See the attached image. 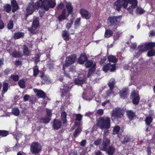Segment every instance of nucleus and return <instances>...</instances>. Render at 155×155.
Here are the masks:
<instances>
[{"mask_svg": "<svg viewBox=\"0 0 155 155\" xmlns=\"http://www.w3.org/2000/svg\"><path fill=\"white\" fill-rule=\"evenodd\" d=\"M96 125L98 127L101 129L107 130L110 126V118L108 117H100L97 120Z\"/></svg>", "mask_w": 155, "mask_h": 155, "instance_id": "f257e3e1", "label": "nucleus"}, {"mask_svg": "<svg viewBox=\"0 0 155 155\" xmlns=\"http://www.w3.org/2000/svg\"><path fill=\"white\" fill-rule=\"evenodd\" d=\"M122 15L113 16L109 17L107 20V24L109 27H113V29L116 30L122 18Z\"/></svg>", "mask_w": 155, "mask_h": 155, "instance_id": "f03ea898", "label": "nucleus"}, {"mask_svg": "<svg viewBox=\"0 0 155 155\" xmlns=\"http://www.w3.org/2000/svg\"><path fill=\"white\" fill-rule=\"evenodd\" d=\"M106 141V142L102 143L100 145L99 149L101 150L105 151L108 155H113L115 152V148L112 145L109 146L110 141Z\"/></svg>", "mask_w": 155, "mask_h": 155, "instance_id": "7ed1b4c3", "label": "nucleus"}, {"mask_svg": "<svg viewBox=\"0 0 155 155\" xmlns=\"http://www.w3.org/2000/svg\"><path fill=\"white\" fill-rule=\"evenodd\" d=\"M40 7V3L37 1L35 3H29L26 8V14L28 15H31L36 9H38Z\"/></svg>", "mask_w": 155, "mask_h": 155, "instance_id": "20e7f679", "label": "nucleus"}, {"mask_svg": "<svg viewBox=\"0 0 155 155\" xmlns=\"http://www.w3.org/2000/svg\"><path fill=\"white\" fill-rule=\"evenodd\" d=\"M55 1L52 0H43L41 2L40 7L45 11H48L50 8H54L56 5Z\"/></svg>", "mask_w": 155, "mask_h": 155, "instance_id": "39448f33", "label": "nucleus"}, {"mask_svg": "<svg viewBox=\"0 0 155 155\" xmlns=\"http://www.w3.org/2000/svg\"><path fill=\"white\" fill-rule=\"evenodd\" d=\"M42 150L41 145L37 142H33L30 145V150L31 153L36 155L40 153Z\"/></svg>", "mask_w": 155, "mask_h": 155, "instance_id": "423d86ee", "label": "nucleus"}, {"mask_svg": "<svg viewBox=\"0 0 155 155\" xmlns=\"http://www.w3.org/2000/svg\"><path fill=\"white\" fill-rule=\"evenodd\" d=\"M155 48V42H147L144 45H140L138 47L139 52H143L148 50L153 49Z\"/></svg>", "mask_w": 155, "mask_h": 155, "instance_id": "0eeeda50", "label": "nucleus"}, {"mask_svg": "<svg viewBox=\"0 0 155 155\" xmlns=\"http://www.w3.org/2000/svg\"><path fill=\"white\" fill-rule=\"evenodd\" d=\"M130 98L133 104L137 105L139 104L140 97L138 91L135 90H133L131 92Z\"/></svg>", "mask_w": 155, "mask_h": 155, "instance_id": "6e6552de", "label": "nucleus"}, {"mask_svg": "<svg viewBox=\"0 0 155 155\" xmlns=\"http://www.w3.org/2000/svg\"><path fill=\"white\" fill-rule=\"evenodd\" d=\"M116 82L114 78L110 79L107 83V85L109 87V89L106 92V95L107 96H109L111 94H114V92L113 90L115 87Z\"/></svg>", "mask_w": 155, "mask_h": 155, "instance_id": "1a4fd4ad", "label": "nucleus"}, {"mask_svg": "<svg viewBox=\"0 0 155 155\" xmlns=\"http://www.w3.org/2000/svg\"><path fill=\"white\" fill-rule=\"evenodd\" d=\"M128 0H117L115 2L114 5L116 7V9L119 11L122 7L124 8H126L128 6Z\"/></svg>", "mask_w": 155, "mask_h": 155, "instance_id": "9d476101", "label": "nucleus"}, {"mask_svg": "<svg viewBox=\"0 0 155 155\" xmlns=\"http://www.w3.org/2000/svg\"><path fill=\"white\" fill-rule=\"evenodd\" d=\"M123 115V112L120 108L119 107L115 108L112 111L111 116L117 119H121Z\"/></svg>", "mask_w": 155, "mask_h": 155, "instance_id": "9b49d317", "label": "nucleus"}, {"mask_svg": "<svg viewBox=\"0 0 155 155\" xmlns=\"http://www.w3.org/2000/svg\"><path fill=\"white\" fill-rule=\"evenodd\" d=\"M76 59V55L75 54H71L66 58L65 65L66 67H68L74 63Z\"/></svg>", "mask_w": 155, "mask_h": 155, "instance_id": "f8f14e48", "label": "nucleus"}, {"mask_svg": "<svg viewBox=\"0 0 155 155\" xmlns=\"http://www.w3.org/2000/svg\"><path fill=\"white\" fill-rule=\"evenodd\" d=\"M129 92L128 87H123L119 93L120 97L122 99L127 98L129 94Z\"/></svg>", "mask_w": 155, "mask_h": 155, "instance_id": "ddd939ff", "label": "nucleus"}, {"mask_svg": "<svg viewBox=\"0 0 155 155\" xmlns=\"http://www.w3.org/2000/svg\"><path fill=\"white\" fill-rule=\"evenodd\" d=\"M129 3L131 5L127 8V11L130 13H133V9L137 7L138 1L137 0H128Z\"/></svg>", "mask_w": 155, "mask_h": 155, "instance_id": "4468645a", "label": "nucleus"}, {"mask_svg": "<svg viewBox=\"0 0 155 155\" xmlns=\"http://www.w3.org/2000/svg\"><path fill=\"white\" fill-rule=\"evenodd\" d=\"M62 87L63 88H60L61 93V97H63L65 96L71 90V87H70L68 85L66 84H64Z\"/></svg>", "mask_w": 155, "mask_h": 155, "instance_id": "2eb2a0df", "label": "nucleus"}, {"mask_svg": "<svg viewBox=\"0 0 155 155\" xmlns=\"http://www.w3.org/2000/svg\"><path fill=\"white\" fill-rule=\"evenodd\" d=\"M80 13L82 18L86 19H89L91 17V14L88 11L83 8H81L80 10Z\"/></svg>", "mask_w": 155, "mask_h": 155, "instance_id": "dca6fc26", "label": "nucleus"}, {"mask_svg": "<svg viewBox=\"0 0 155 155\" xmlns=\"http://www.w3.org/2000/svg\"><path fill=\"white\" fill-rule=\"evenodd\" d=\"M88 58L84 53H81L78 59V62L81 64H83L87 60Z\"/></svg>", "mask_w": 155, "mask_h": 155, "instance_id": "f3484780", "label": "nucleus"}, {"mask_svg": "<svg viewBox=\"0 0 155 155\" xmlns=\"http://www.w3.org/2000/svg\"><path fill=\"white\" fill-rule=\"evenodd\" d=\"M34 92L36 94L38 98H44L46 97V93L41 90L35 88L34 89Z\"/></svg>", "mask_w": 155, "mask_h": 155, "instance_id": "a211bd4d", "label": "nucleus"}, {"mask_svg": "<svg viewBox=\"0 0 155 155\" xmlns=\"http://www.w3.org/2000/svg\"><path fill=\"white\" fill-rule=\"evenodd\" d=\"M61 122L60 120L55 119L53 120L52 128L54 130H58L61 128Z\"/></svg>", "mask_w": 155, "mask_h": 155, "instance_id": "6ab92c4d", "label": "nucleus"}, {"mask_svg": "<svg viewBox=\"0 0 155 155\" xmlns=\"http://www.w3.org/2000/svg\"><path fill=\"white\" fill-rule=\"evenodd\" d=\"M127 115L130 121L134 120L136 117L135 113L131 110H128L127 111Z\"/></svg>", "mask_w": 155, "mask_h": 155, "instance_id": "aec40b11", "label": "nucleus"}, {"mask_svg": "<svg viewBox=\"0 0 155 155\" xmlns=\"http://www.w3.org/2000/svg\"><path fill=\"white\" fill-rule=\"evenodd\" d=\"M11 6L12 7V11L15 13L19 8L18 4L16 0H11Z\"/></svg>", "mask_w": 155, "mask_h": 155, "instance_id": "412c9836", "label": "nucleus"}, {"mask_svg": "<svg viewBox=\"0 0 155 155\" xmlns=\"http://www.w3.org/2000/svg\"><path fill=\"white\" fill-rule=\"evenodd\" d=\"M66 7L68 12V14L67 16L68 17L70 14H71L73 12L74 8L70 2H67L66 3Z\"/></svg>", "mask_w": 155, "mask_h": 155, "instance_id": "4be33fe9", "label": "nucleus"}, {"mask_svg": "<svg viewBox=\"0 0 155 155\" xmlns=\"http://www.w3.org/2000/svg\"><path fill=\"white\" fill-rule=\"evenodd\" d=\"M66 11L65 9L62 10V12L58 17V19L59 21H61L62 20L66 18Z\"/></svg>", "mask_w": 155, "mask_h": 155, "instance_id": "5701e85b", "label": "nucleus"}, {"mask_svg": "<svg viewBox=\"0 0 155 155\" xmlns=\"http://www.w3.org/2000/svg\"><path fill=\"white\" fill-rule=\"evenodd\" d=\"M23 54L25 57H28L31 51L29 50L28 47L25 45L23 46Z\"/></svg>", "mask_w": 155, "mask_h": 155, "instance_id": "b1692460", "label": "nucleus"}, {"mask_svg": "<svg viewBox=\"0 0 155 155\" xmlns=\"http://www.w3.org/2000/svg\"><path fill=\"white\" fill-rule=\"evenodd\" d=\"M69 34L68 31L66 30L63 31L62 33V36L64 40L66 41L69 40Z\"/></svg>", "mask_w": 155, "mask_h": 155, "instance_id": "393cba45", "label": "nucleus"}, {"mask_svg": "<svg viewBox=\"0 0 155 155\" xmlns=\"http://www.w3.org/2000/svg\"><path fill=\"white\" fill-rule=\"evenodd\" d=\"M67 114L65 111L61 113V118L63 124H66L67 122Z\"/></svg>", "mask_w": 155, "mask_h": 155, "instance_id": "a878e982", "label": "nucleus"}, {"mask_svg": "<svg viewBox=\"0 0 155 155\" xmlns=\"http://www.w3.org/2000/svg\"><path fill=\"white\" fill-rule=\"evenodd\" d=\"M25 34L23 32H16L13 35V38L15 39H17L21 38H23Z\"/></svg>", "mask_w": 155, "mask_h": 155, "instance_id": "bb28decb", "label": "nucleus"}, {"mask_svg": "<svg viewBox=\"0 0 155 155\" xmlns=\"http://www.w3.org/2000/svg\"><path fill=\"white\" fill-rule=\"evenodd\" d=\"M113 31L109 29L105 30L104 36L105 38H108L111 37L113 35Z\"/></svg>", "mask_w": 155, "mask_h": 155, "instance_id": "cd10ccee", "label": "nucleus"}, {"mask_svg": "<svg viewBox=\"0 0 155 155\" xmlns=\"http://www.w3.org/2000/svg\"><path fill=\"white\" fill-rule=\"evenodd\" d=\"M12 55L13 57L15 58H21L23 56V54L21 52L16 50L13 52Z\"/></svg>", "mask_w": 155, "mask_h": 155, "instance_id": "c85d7f7f", "label": "nucleus"}, {"mask_svg": "<svg viewBox=\"0 0 155 155\" xmlns=\"http://www.w3.org/2000/svg\"><path fill=\"white\" fill-rule=\"evenodd\" d=\"M109 133V131L108 130H105L104 131V133L103 134V139L102 143L106 142L107 140L108 141H110V140L106 136L108 135Z\"/></svg>", "mask_w": 155, "mask_h": 155, "instance_id": "c756f323", "label": "nucleus"}, {"mask_svg": "<svg viewBox=\"0 0 155 155\" xmlns=\"http://www.w3.org/2000/svg\"><path fill=\"white\" fill-rule=\"evenodd\" d=\"M41 78H42L43 81H43V83L46 84H49L50 82V80L49 78L45 75L44 73L40 76Z\"/></svg>", "mask_w": 155, "mask_h": 155, "instance_id": "7c9ffc66", "label": "nucleus"}, {"mask_svg": "<svg viewBox=\"0 0 155 155\" xmlns=\"http://www.w3.org/2000/svg\"><path fill=\"white\" fill-rule=\"evenodd\" d=\"M108 61L109 62L116 63L117 61V59L115 56L110 55L108 57Z\"/></svg>", "mask_w": 155, "mask_h": 155, "instance_id": "2f4dec72", "label": "nucleus"}, {"mask_svg": "<svg viewBox=\"0 0 155 155\" xmlns=\"http://www.w3.org/2000/svg\"><path fill=\"white\" fill-rule=\"evenodd\" d=\"M51 119V117H47L45 118H41L40 120V122L41 123L48 124Z\"/></svg>", "mask_w": 155, "mask_h": 155, "instance_id": "473e14b6", "label": "nucleus"}, {"mask_svg": "<svg viewBox=\"0 0 155 155\" xmlns=\"http://www.w3.org/2000/svg\"><path fill=\"white\" fill-rule=\"evenodd\" d=\"M95 66L96 64H94L93 65L92 67L89 69L87 74V77H89L92 74L94 73L95 71Z\"/></svg>", "mask_w": 155, "mask_h": 155, "instance_id": "72a5a7b5", "label": "nucleus"}, {"mask_svg": "<svg viewBox=\"0 0 155 155\" xmlns=\"http://www.w3.org/2000/svg\"><path fill=\"white\" fill-rule=\"evenodd\" d=\"M33 76L34 77H36L38 74L39 71L38 69V67L36 65L33 68Z\"/></svg>", "mask_w": 155, "mask_h": 155, "instance_id": "f704fd0d", "label": "nucleus"}, {"mask_svg": "<svg viewBox=\"0 0 155 155\" xmlns=\"http://www.w3.org/2000/svg\"><path fill=\"white\" fill-rule=\"evenodd\" d=\"M9 134L8 131L5 130H0V137H5Z\"/></svg>", "mask_w": 155, "mask_h": 155, "instance_id": "c9c22d12", "label": "nucleus"}, {"mask_svg": "<svg viewBox=\"0 0 155 155\" xmlns=\"http://www.w3.org/2000/svg\"><path fill=\"white\" fill-rule=\"evenodd\" d=\"M3 9L4 11L7 13H9L12 10V8L11 5L8 4H6L3 6Z\"/></svg>", "mask_w": 155, "mask_h": 155, "instance_id": "e433bc0d", "label": "nucleus"}, {"mask_svg": "<svg viewBox=\"0 0 155 155\" xmlns=\"http://www.w3.org/2000/svg\"><path fill=\"white\" fill-rule=\"evenodd\" d=\"M145 12V10L141 7H137L135 11L136 14L142 15Z\"/></svg>", "mask_w": 155, "mask_h": 155, "instance_id": "4c0bfd02", "label": "nucleus"}, {"mask_svg": "<svg viewBox=\"0 0 155 155\" xmlns=\"http://www.w3.org/2000/svg\"><path fill=\"white\" fill-rule=\"evenodd\" d=\"M39 22L37 19H35L33 20L31 27L32 28H34L35 29L38 27L39 26Z\"/></svg>", "mask_w": 155, "mask_h": 155, "instance_id": "58836bf2", "label": "nucleus"}, {"mask_svg": "<svg viewBox=\"0 0 155 155\" xmlns=\"http://www.w3.org/2000/svg\"><path fill=\"white\" fill-rule=\"evenodd\" d=\"M12 112L15 116H18L20 113L19 110L17 107H15L13 108Z\"/></svg>", "mask_w": 155, "mask_h": 155, "instance_id": "ea45409f", "label": "nucleus"}, {"mask_svg": "<svg viewBox=\"0 0 155 155\" xmlns=\"http://www.w3.org/2000/svg\"><path fill=\"white\" fill-rule=\"evenodd\" d=\"M110 63H108L107 64L104 65L102 68V70L105 73L107 72L108 71H109V68L110 66Z\"/></svg>", "mask_w": 155, "mask_h": 155, "instance_id": "a19ab883", "label": "nucleus"}, {"mask_svg": "<svg viewBox=\"0 0 155 155\" xmlns=\"http://www.w3.org/2000/svg\"><path fill=\"white\" fill-rule=\"evenodd\" d=\"M18 84L21 88H24L25 87V82L24 79L20 80L18 82Z\"/></svg>", "mask_w": 155, "mask_h": 155, "instance_id": "79ce46f5", "label": "nucleus"}, {"mask_svg": "<svg viewBox=\"0 0 155 155\" xmlns=\"http://www.w3.org/2000/svg\"><path fill=\"white\" fill-rule=\"evenodd\" d=\"M110 68H109V71L112 72H115L116 70L117 67L116 64H111L110 63Z\"/></svg>", "mask_w": 155, "mask_h": 155, "instance_id": "37998d69", "label": "nucleus"}, {"mask_svg": "<svg viewBox=\"0 0 155 155\" xmlns=\"http://www.w3.org/2000/svg\"><path fill=\"white\" fill-rule=\"evenodd\" d=\"M153 118L151 116H148L146 117L145 121L146 124L147 125H149L150 123L152 122Z\"/></svg>", "mask_w": 155, "mask_h": 155, "instance_id": "c03bdc74", "label": "nucleus"}, {"mask_svg": "<svg viewBox=\"0 0 155 155\" xmlns=\"http://www.w3.org/2000/svg\"><path fill=\"white\" fill-rule=\"evenodd\" d=\"M74 83L76 84L81 85L85 83V81L84 79L76 78L74 81Z\"/></svg>", "mask_w": 155, "mask_h": 155, "instance_id": "a18cd8bd", "label": "nucleus"}, {"mask_svg": "<svg viewBox=\"0 0 155 155\" xmlns=\"http://www.w3.org/2000/svg\"><path fill=\"white\" fill-rule=\"evenodd\" d=\"M130 140V137L127 136L124 137V140L121 141V143L122 144H126Z\"/></svg>", "mask_w": 155, "mask_h": 155, "instance_id": "49530a36", "label": "nucleus"}, {"mask_svg": "<svg viewBox=\"0 0 155 155\" xmlns=\"http://www.w3.org/2000/svg\"><path fill=\"white\" fill-rule=\"evenodd\" d=\"M41 56V55L39 54H35V59L34 61V62L35 64L37 65L38 62H39L40 58Z\"/></svg>", "mask_w": 155, "mask_h": 155, "instance_id": "de8ad7c7", "label": "nucleus"}, {"mask_svg": "<svg viewBox=\"0 0 155 155\" xmlns=\"http://www.w3.org/2000/svg\"><path fill=\"white\" fill-rule=\"evenodd\" d=\"M120 128L119 126H115L113 129V134H118L120 130Z\"/></svg>", "mask_w": 155, "mask_h": 155, "instance_id": "09e8293b", "label": "nucleus"}, {"mask_svg": "<svg viewBox=\"0 0 155 155\" xmlns=\"http://www.w3.org/2000/svg\"><path fill=\"white\" fill-rule=\"evenodd\" d=\"M147 55L149 57H151L155 55V50L153 49L150 50L147 53Z\"/></svg>", "mask_w": 155, "mask_h": 155, "instance_id": "8fccbe9b", "label": "nucleus"}, {"mask_svg": "<svg viewBox=\"0 0 155 155\" xmlns=\"http://www.w3.org/2000/svg\"><path fill=\"white\" fill-rule=\"evenodd\" d=\"M10 78L13 81H17L19 80V77L18 75L12 74L10 77Z\"/></svg>", "mask_w": 155, "mask_h": 155, "instance_id": "3c124183", "label": "nucleus"}, {"mask_svg": "<svg viewBox=\"0 0 155 155\" xmlns=\"http://www.w3.org/2000/svg\"><path fill=\"white\" fill-rule=\"evenodd\" d=\"M86 63L85 64V66L87 68L90 67L92 65H93V62L92 61H89L87 59V60L85 62Z\"/></svg>", "mask_w": 155, "mask_h": 155, "instance_id": "603ef678", "label": "nucleus"}, {"mask_svg": "<svg viewBox=\"0 0 155 155\" xmlns=\"http://www.w3.org/2000/svg\"><path fill=\"white\" fill-rule=\"evenodd\" d=\"M8 83L4 82L3 84V91L4 92H6L8 89Z\"/></svg>", "mask_w": 155, "mask_h": 155, "instance_id": "864d4df0", "label": "nucleus"}, {"mask_svg": "<svg viewBox=\"0 0 155 155\" xmlns=\"http://www.w3.org/2000/svg\"><path fill=\"white\" fill-rule=\"evenodd\" d=\"M81 131V129L79 128H77L74 131L73 134V136L74 137H77L78 134H79Z\"/></svg>", "mask_w": 155, "mask_h": 155, "instance_id": "5fc2aeb1", "label": "nucleus"}, {"mask_svg": "<svg viewBox=\"0 0 155 155\" xmlns=\"http://www.w3.org/2000/svg\"><path fill=\"white\" fill-rule=\"evenodd\" d=\"M102 142V139L101 138H98L94 141V144L96 146H97L99 145Z\"/></svg>", "mask_w": 155, "mask_h": 155, "instance_id": "6e6d98bb", "label": "nucleus"}, {"mask_svg": "<svg viewBox=\"0 0 155 155\" xmlns=\"http://www.w3.org/2000/svg\"><path fill=\"white\" fill-rule=\"evenodd\" d=\"M80 21L81 18H80L77 19V20L75 21L74 24V25L75 27H78L80 25Z\"/></svg>", "mask_w": 155, "mask_h": 155, "instance_id": "4d7b16f0", "label": "nucleus"}, {"mask_svg": "<svg viewBox=\"0 0 155 155\" xmlns=\"http://www.w3.org/2000/svg\"><path fill=\"white\" fill-rule=\"evenodd\" d=\"M46 114L47 117H49L51 118L52 115V111L50 109H47L46 110Z\"/></svg>", "mask_w": 155, "mask_h": 155, "instance_id": "13d9d810", "label": "nucleus"}, {"mask_svg": "<svg viewBox=\"0 0 155 155\" xmlns=\"http://www.w3.org/2000/svg\"><path fill=\"white\" fill-rule=\"evenodd\" d=\"M82 116L80 114L76 115L75 120L78 121H81L82 119Z\"/></svg>", "mask_w": 155, "mask_h": 155, "instance_id": "bf43d9fd", "label": "nucleus"}, {"mask_svg": "<svg viewBox=\"0 0 155 155\" xmlns=\"http://www.w3.org/2000/svg\"><path fill=\"white\" fill-rule=\"evenodd\" d=\"M14 24L13 21H10L7 25L8 28L9 29H12L13 27Z\"/></svg>", "mask_w": 155, "mask_h": 155, "instance_id": "052dcab7", "label": "nucleus"}, {"mask_svg": "<svg viewBox=\"0 0 155 155\" xmlns=\"http://www.w3.org/2000/svg\"><path fill=\"white\" fill-rule=\"evenodd\" d=\"M11 71V69L9 68H7L4 70L3 73L4 74L7 75Z\"/></svg>", "mask_w": 155, "mask_h": 155, "instance_id": "680f3d73", "label": "nucleus"}, {"mask_svg": "<svg viewBox=\"0 0 155 155\" xmlns=\"http://www.w3.org/2000/svg\"><path fill=\"white\" fill-rule=\"evenodd\" d=\"M104 113L103 110L102 109H99L97 111V114L100 116L102 115Z\"/></svg>", "mask_w": 155, "mask_h": 155, "instance_id": "e2e57ef3", "label": "nucleus"}, {"mask_svg": "<svg viewBox=\"0 0 155 155\" xmlns=\"http://www.w3.org/2000/svg\"><path fill=\"white\" fill-rule=\"evenodd\" d=\"M106 59L107 58L106 57H103L102 58H101L100 61V64H104Z\"/></svg>", "mask_w": 155, "mask_h": 155, "instance_id": "0e129e2a", "label": "nucleus"}, {"mask_svg": "<svg viewBox=\"0 0 155 155\" xmlns=\"http://www.w3.org/2000/svg\"><path fill=\"white\" fill-rule=\"evenodd\" d=\"M147 155H151V148L149 146H148L147 147Z\"/></svg>", "mask_w": 155, "mask_h": 155, "instance_id": "69168bd1", "label": "nucleus"}, {"mask_svg": "<svg viewBox=\"0 0 155 155\" xmlns=\"http://www.w3.org/2000/svg\"><path fill=\"white\" fill-rule=\"evenodd\" d=\"M86 143V141L85 140H82L80 142V145L82 147H84Z\"/></svg>", "mask_w": 155, "mask_h": 155, "instance_id": "338daca9", "label": "nucleus"}, {"mask_svg": "<svg viewBox=\"0 0 155 155\" xmlns=\"http://www.w3.org/2000/svg\"><path fill=\"white\" fill-rule=\"evenodd\" d=\"M29 98V96L28 94L25 95L23 97V99L24 101H26L28 100Z\"/></svg>", "mask_w": 155, "mask_h": 155, "instance_id": "774afa93", "label": "nucleus"}]
</instances>
